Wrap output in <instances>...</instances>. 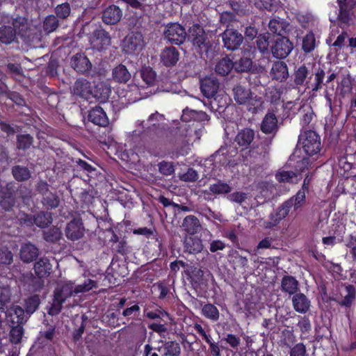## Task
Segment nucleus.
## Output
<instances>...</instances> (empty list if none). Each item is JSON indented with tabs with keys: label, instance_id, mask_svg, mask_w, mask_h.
<instances>
[{
	"label": "nucleus",
	"instance_id": "obj_54",
	"mask_svg": "<svg viewBox=\"0 0 356 356\" xmlns=\"http://www.w3.org/2000/svg\"><path fill=\"white\" fill-rule=\"evenodd\" d=\"M234 69L238 72H248L252 67V61L249 58H241L234 63Z\"/></svg>",
	"mask_w": 356,
	"mask_h": 356
},
{
	"label": "nucleus",
	"instance_id": "obj_50",
	"mask_svg": "<svg viewBox=\"0 0 356 356\" xmlns=\"http://www.w3.org/2000/svg\"><path fill=\"white\" fill-rule=\"evenodd\" d=\"M347 294L344 296L343 299L339 302V305L345 307H350L355 299V289L352 284H348L346 286Z\"/></svg>",
	"mask_w": 356,
	"mask_h": 356
},
{
	"label": "nucleus",
	"instance_id": "obj_38",
	"mask_svg": "<svg viewBox=\"0 0 356 356\" xmlns=\"http://www.w3.org/2000/svg\"><path fill=\"white\" fill-rule=\"evenodd\" d=\"M113 79L120 83H126L131 79V73L127 67L122 64L117 65L112 72Z\"/></svg>",
	"mask_w": 356,
	"mask_h": 356
},
{
	"label": "nucleus",
	"instance_id": "obj_28",
	"mask_svg": "<svg viewBox=\"0 0 356 356\" xmlns=\"http://www.w3.org/2000/svg\"><path fill=\"white\" fill-rule=\"evenodd\" d=\"M299 290V282L292 275H284L281 280V291L289 296H293Z\"/></svg>",
	"mask_w": 356,
	"mask_h": 356
},
{
	"label": "nucleus",
	"instance_id": "obj_4",
	"mask_svg": "<svg viewBox=\"0 0 356 356\" xmlns=\"http://www.w3.org/2000/svg\"><path fill=\"white\" fill-rule=\"evenodd\" d=\"M162 116V115L156 111L149 116L147 122L144 120L141 122L140 124L143 127L142 134L144 136L155 141L160 140L164 138V137H168L163 126L159 122Z\"/></svg>",
	"mask_w": 356,
	"mask_h": 356
},
{
	"label": "nucleus",
	"instance_id": "obj_13",
	"mask_svg": "<svg viewBox=\"0 0 356 356\" xmlns=\"http://www.w3.org/2000/svg\"><path fill=\"white\" fill-rule=\"evenodd\" d=\"M260 129L262 133L265 134H272L273 136L270 138H266L265 141L266 145L268 146L271 144L273 137L276 135L278 131V120L273 112L268 111L264 117Z\"/></svg>",
	"mask_w": 356,
	"mask_h": 356
},
{
	"label": "nucleus",
	"instance_id": "obj_51",
	"mask_svg": "<svg viewBox=\"0 0 356 356\" xmlns=\"http://www.w3.org/2000/svg\"><path fill=\"white\" fill-rule=\"evenodd\" d=\"M10 328L9 333L10 341L13 344L19 343L24 332L23 325L17 324V326L10 327Z\"/></svg>",
	"mask_w": 356,
	"mask_h": 356
},
{
	"label": "nucleus",
	"instance_id": "obj_32",
	"mask_svg": "<svg viewBox=\"0 0 356 356\" xmlns=\"http://www.w3.org/2000/svg\"><path fill=\"white\" fill-rule=\"evenodd\" d=\"M52 266L49 259L46 257L40 258L34 265V271L39 278H45L51 273Z\"/></svg>",
	"mask_w": 356,
	"mask_h": 356
},
{
	"label": "nucleus",
	"instance_id": "obj_26",
	"mask_svg": "<svg viewBox=\"0 0 356 356\" xmlns=\"http://www.w3.org/2000/svg\"><path fill=\"white\" fill-rule=\"evenodd\" d=\"M289 23L282 18H273L271 19L268 23L269 30L274 34H276V37H283L284 35L289 33Z\"/></svg>",
	"mask_w": 356,
	"mask_h": 356
},
{
	"label": "nucleus",
	"instance_id": "obj_42",
	"mask_svg": "<svg viewBox=\"0 0 356 356\" xmlns=\"http://www.w3.org/2000/svg\"><path fill=\"white\" fill-rule=\"evenodd\" d=\"M140 76L147 87L154 86L156 81V73L149 66L141 69Z\"/></svg>",
	"mask_w": 356,
	"mask_h": 356
},
{
	"label": "nucleus",
	"instance_id": "obj_17",
	"mask_svg": "<svg viewBox=\"0 0 356 356\" xmlns=\"http://www.w3.org/2000/svg\"><path fill=\"white\" fill-rule=\"evenodd\" d=\"M4 316L10 327L17 326V324L23 325L26 321L25 311L19 306H14L8 309Z\"/></svg>",
	"mask_w": 356,
	"mask_h": 356
},
{
	"label": "nucleus",
	"instance_id": "obj_46",
	"mask_svg": "<svg viewBox=\"0 0 356 356\" xmlns=\"http://www.w3.org/2000/svg\"><path fill=\"white\" fill-rule=\"evenodd\" d=\"M35 225L40 228H45L52 222V216L49 212L40 211L34 216Z\"/></svg>",
	"mask_w": 356,
	"mask_h": 356
},
{
	"label": "nucleus",
	"instance_id": "obj_56",
	"mask_svg": "<svg viewBox=\"0 0 356 356\" xmlns=\"http://www.w3.org/2000/svg\"><path fill=\"white\" fill-rule=\"evenodd\" d=\"M58 26V20L56 16L49 15L47 16L43 23V28L47 32H52L55 31Z\"/></svg>",
	"mask_w": 356,
	"mask_h": 356
},
{
	"label": "nucleus",
	"instance_id": "obj_33",
	"mask_svg": "<svg viewBox=\"0 0 356 356\" xmlns=\"http://www.w3.org/2000/svg\"><path fill=\"white\" fill-rule=\"evenodd\" d=\"M232 191V186L221 181L218 180V181L215 184H211L209 186V191L207 190H204L202 191V194L210 195L211 193L219 195H227L229 194Z\"/></svg>",
	"mask_w": 356,
	"mask_h": 356
},
{
	"label": "nucleus",
	"instance_id": "obj_47",
	"mask_svg": "<svg viewBox=\"0 0 356 356\" xmlns=\"http://www.w3.org/2000/svg\"><path fill=\"white\" fill-rule=\"evenodd\" d=\"M62 232L60 229L56 227H53L43 232V238L48 242L56 243L62 238Z\"/></svg>",
	"mask_w": 356,
	"mask_h": 356
},
{
	"label": "nucleus",
	"instance_id": "obj_30",
	"mask_svg": "<svg viewBox=\"0 0 356 356\" xmlns=\"http://www.w3.org/2000/svg\"><path fill=\"white\" fill-rule=\"evenodd\" d=\"M39 254L38 248L29 243L22 245L19 252L21 259L25 263H30L36 259Z\"/></svg>",
	"mask_w": 356,
	"mask_h": 356
},
{
	"label": "nucleus",
	"instance_id": "obj_40",
	"mask_svg": "<svg viewBox=\"0 0 356 356\" xmlns=\"http://www.w3.org/2000/svg\"><path fill=\"white\" fill-rule=\"evenodd\" d=\"M234 68V62L229 58H223L220 60L215 67L216 74L221 76L227 75Z\"/></svg>",
	"mask_w": 356,
	"mask_h": 356
},
{
	"label": "nucleus",
	"instance_id": "obj_58",
	"mask_svg": "<svg viewBox=\"0 0 356 356\" xmlns=\"http://www.w3.org/2000/svg\"><path fill=\"white\" fill-rule=\"evenodd\" d=\"M97 287V282L90 279H87L82 284L77 285L75 287V294L79 293L88 292Z\"/></svg>",
	"mask_w": 356,
	"mask_h": 356
},
{
	"label": "nucleus",
	"instance_id": "obj_37",
	"mask_svg": "<svg viewBox=\"0 0 356 356\" xmlns=\"http://www.w3.org/2000/svg\"><path fill=\"white\" fill-rule=\"evenodd\" d=\"M207 115L204 111H197L195 110H190L188 108L183 110V113L181 120L183 122H202L206 120Z\"/></svg>",
	"mask_w": 356,
	"mask_h": 356
},
{
	"label": "nucleus",
	"instance_id": "obj_45",
	"mask_svg": "<svg viewBox=\"0 0 356 356\" xmlns=\"http://www.w3.org/2000/svg\"><path fill=\"white\" fill-rule=\"evenodd\" d=\"M6 191L7 192L1 191L3 195L1 196L0 205L4 210L10 211L15 205V198L13 193L10 191L8 184L6 186Z\"/></svg>",
	"mask_w": 356,
	"mask_h": 356
},
{
	"label": "nucleus",
	"instance_id": "obj_29",
	"mask_svg": "<svg viewBox=\"0 0 356 356\" xmlns=\"http://www.w3.org/2000/svg\"><path fill=\"white\" fill-rule=\"evenodd\" d=\"M184 248L186 252L195 254L202 252L204 245L200 238L191 235L185 238Z\"/></svg>",
	"mask_w": 356,
	"mask_h": 356
},
{
	"label": "nucleus",
	"instance_id": "obj_9",
	"mask_svg": "<svg viewBox=\"0 0 356 356\" xmlns=\"http://www.w3.org/2000/svg\"><path fill=\"white\" fill-rule=\"evenodd\" d=\"M90 123L99 127H106L109 124L108 118L104 110L99 106H95L88 111L87 121L84 122L86 129L92 133L95 131L90 130Z\"/></svg>",
	"mask_w": 356,
	"mask_h": 356
},
{
	"label": "nucleus",
	"instance_id": "obj_31",
	"mask_svg": "<svg viewBox=\"0 0 356 356\" xmlns=\"http://www.w3.org/2000/svg\"><path fill=\"white\" fill-rule=\"evenodd\" d=\"M73 94L81 98L88 99L91 95L90 83L86 79H77L72 88Z\"/></svg>",
	"mask_w": 356,
	"mask_h": 356
},
{
	"label": "nucleus",
	"instance_id": "obj_27",
	"mask_svg": "<svg viewBox=\"0 0 356 356\" xmlns=\"http://www.w3.org/2000/svg\"><path fill=\"white\" fill-rule=\"evenodd\" d=\"M154 350L162 356H180L181 355L180 344L176 341H165L162 346L155 347Z\"/></svg>",
	"mask_w": 356,
	"mask_h": 356
},
{
	"label": "nucleus",
	"instance_id": "obj_14",
	"mask_svg": "<svg viewBox=\"0 0 356 356\" xmlns=\"http://www.w3.org/2000/svg\"><path fill=\"white\" fill-rule=\"evenodd\" d=\"M223 46L228 50L238 49L243 41V37L237 30L227 29L222 33Z\"/></svg>",
	"mask_w": 356,
	"mask_h": 356
},
{
	"label": "nucleus",
	"instance_id": "obj_61",
	"mask_svg": "<svg viewBox=\"0 0 356 356\" xmlns=\"http://www.w3.org/2000/svg\"><path fill=\"white\" fill-rule=\"evenodd\" d=\"M154 286L155 287V290L159 291V299L163 300L170 292L168 284L165 281H159L156 283Z\"/></svg>",
	"mask_w": 356,
	"mask_h": 356
},
{
	"label": "nucleus",
	"instance_id": "obj_10",
	"mask_svg": "<svg viewBox=\"0 0 356 356\" xmlns=\"http://www.w3.org/2000/svg\"><path fill=\"white\" fill-rule=\"evenodd\" d=\"M145 46L143 35L140 32H131L123 42V50L126 54H138Z\"/></svg>",
	"mask_w": 356,
	"mask_h": 356
},
{
	"label": "nucleus",
	"instance_id": "obj_43",
	"mask_svg": "<svg viewBox=\"0 0 356 356\" xmlns=\"http://www.w3.org/2000/svg\"><path fill=\"white\" fill-rule=\"evenodd\" d=\"M202 314L213 322L218 321L220 317L218 309L211 303H207L202 307Z\"/></svg>",
	"mask_w": 356,
	"mask_h": 356
},
{
	"label": "nucleus",
	"instance_id": "obj_34",
	"mask_svg": "<svg viewBox=\"0 0 356 356\" xmlns=\"http://www.w3.org/2000/svg\"><path fill=\"white\" fill-rule=\"evenodd\" d=\"M286 328L282 330L280 334L279 344L282 347L291 348L296 342V338L294 334L293 327L289 329V326L284 325Z\"/></svg>",
	"mask_w": 356,
	"mask_h": 356
},
{
	"label": "nucleus",
	"instance_id": "obj_15",
	"mask_svg": "<svg viewBox=\"0 0 356 356\" xmlns=\"http://www.w3.org/2000/svg\"><path fill=\"white\" fill-rule=\"evenodd\" d=\"M85 228L81 218H74L66 225L65 233L66 237L72 241L82 238L84 235Z\"/></svg>",
	"mask_w": 356,
	"mask_h": 356
},
{
	"label": "nucleus",
	"instance_id": "obj_8",
	"mask_svg": "<svg viewBox=\"0 0 356 356\" xmlns=\"http://www.w3.org/2000/svg\"><path fill=\"white\" fill-rule=\"evenodd\" d=\"M293 43L287 36L275 37L270 42V51L277 59L286 58L293 49Z\"/></svg>",
	"mask_w": 356,
	"mask_h": 356
},
{
	"label": "nucleus",
	"instance_id": "obj_5",
	"mask_svg": "<svg viewBox=\"0 0 356 356\" xmlns=\"http://www.w3.org/2000/svg\"><path fill=\"white\" fill-rule=\"evenodd\" d=\"M163 38L174 45H181L186 41L188 35L185 28L178 22H170L165 25Z\"/></svg>",
	"mask_w": 356,
	"mask_h": 356
},
{
	"label": "nucleus",
	"instance_id": "obj_24",
	"mask_svg": "<svg viewBox=\"0 0 356 356\" xmlns=\"http://www.w3.org/2000/svg\"><path fill=\"white\" fill-rule=\"evenodd\" d=\"M234 100L238 104H245L252 99V92L248 86L236 84L233 88Z\"/></svg>",
	"mask_w": 356,
	"mask_h": 356
},
{
	"label": "nucleus",
	"instance_id": "obj_6",
	"mask_svg": "<svg viewBox=\"0 0 356 356\" xmlns=\"http://www.w3.org/2000/svg\"><path fill=\"white\" fill-rule=\"evenodd\" d=\"M50 186L44 181L38 183L36 190L42 196L41 203L47 210H53L58 207L60 200L56 192L49 190Z\"/></svg>",
	"mask_w": 356,
	"mask_h": 356
},
{
	"label": "nucleus",
	"instance_id": "obj_11",
	"mask_svg": "<svg viewBox=\"0 0 356 356\" xmlns=\"http://www.w3.org/2000/svg\"><path fill=\"white\" fill-rule=\"evenodd\" d=\"M188 37L191 39L193 44L198 47L202 51L207 52L211 47L204 29L198 24H195L190 27Z\"/></svg>",
	"mask_w": 356,
	"mask_h": 356
},
{
	"label": "nucleus",
	"instance_id": "obj_44",
	"mask_svg": "<svg viewBox=\"0 0 356 356\" xmlns=\"http://www.w3.org/2000/svg\"><path fill=\"white\" fill-rule=\"evenodd\" d=\"M316 47V41L312 31L307 33L302 41V49L305 54L312 52Z\"/></svg>",
	"mask_w": 356,
	"mask_h": 356
},
{
	"label": "nucleus",
	"instance_id": "obj_21",
	"mask_svg": "<svg viewBox=\"0 0 356 356\" xmlns=\"http://www.w3.org/2000/svg\"><path fill=\"white\" fill-rule=\"evenodd\" d=\"M72 67L80 74L89 72L92 64L88 57L83 53H77L73 56L70 60Z\"/></svg>",
	"mask_w": 356,
	"mask_h": 356
},
{
	"label": "nucleus",
	"instance_id": "obj_23",
	"mask_svg": "<svg viewBox=\"0 0 356 356\" xmlns=\"http://www.w3.org/2000/svg\"><path fill=\"white\" fill-rule=\"evenodd\" d=\"M255 136L254 131L250 128H243L239 130L235 137L234 141L241 147L242 150L250 147Z\"/></svg>",
	"mask_w": 356,
	"mask_h": 356
},
{
	"label": "nucleus",
	"instance_id": "obj_1",
	"mask_svg": "<svg viewBox=\"0 0 356 356\" xmlns=\"http://www.w3.org/2000/svg\"><path fill=\"white\" fill-rule=\"evenodd\" d=\"M325 76L322 68L315 69L314 65L307 63L296 66L292 77L296 86H305V89L315 92L323 88Z\"/></svg>",
	"mask_w": 356,
	"mask_h": 356
},
{
	"label": "nucleus",
	"instance_id": "obj_35",
	"mask_svg": "<svg viewBox=\"0 0 356 356\" xmlns=\"http://www.w3.org/2000/svg\"><path fill=\"white\" fill-rule=\"evenodd\" d=\"M182 228L188 234L194 235L200 231L201 225L200 220L196 216L189 215L184 219Z\"/></svg>",
	"mask_w": 356,
	"mask_h": 356
},
{
	"label": "nucleus",
	"instance_id": "obj_57",
	"mask_svg": "<svg viewBox=\"0 0 356 356\" xmlns=\"http://www.w3.org/2000/svg\"><path fill=\"white\" fill-rule=\"evenodd\" d=\"M159 171L165 176H169L175 172V165L173 163L162 161L158 163Z\"/></svg>",
	"mask_w": 356,
	"mask_h": 356
},
{
	"label": "nucleus",
	"instance_id": "obj_18",
	"mask_svg": "<svg viewBox=\"0 0 356 356\" xmlns=\"http://www.w3.org/2000/svg\"><path fill=\"white\" fill-rule=\"evenodd\" d=\"M122 9L114 4L110 5L102 13V22L107 25L117 24L122 17Z\"/></svg>",
	"mask_w": 356,
	"mask_h": 356
},
{
	"label": "nucleus",
	"instance_id": "obj_25",
	"mask_svg": "<svg viewBox=\"0 0 356 356\" xmlns=\"http://www.w3.org/2000/svg\"><path fill=\"white\" fill-rule=\"evenodd\" d=\"M294 310L300 314H306L310 309V300L301 292L296 293L291 298Z\"/></svg>",
	"mask_w": 356,
	"mask_h": 356
},
{
	"label": "nucleus",
	"instance_id": "obj_48",
	"mask_svg": "<svg viewBox=\"0 0 356 356\" xmlns=\"http://www.w3.org/2000/svg\"><path fill=\"white\" fill-rule=\"evenodd\" d=\"M132 233L136 235H143L147 238H154L156 242L158 243V247L160 248L161 246V242L159 241L158 234L154 228H147L145 227H139L137 229H132Z\"/></svg>",
	"mask_w": 356,
	"mask_h": 356
},
{
	"label": "nucleus",
	"instance_id": "obj_39",
	"mask_svg": "<svg viewBox=\"0 0 356 356\" xmlns=\"http://www.w3.org/2000/svg\"><path fill=\"white\" fill-rule=\"evenodd\" d=\"M16 37V30L11 26L0 27V42L6 44L12 43Z\"/></svg>",
	"mask_w": 356,
	"mask_h": 356
},
{
	"label": "nucleus",
	"instance_id": "obj_7",
	"mask_svg": "<svg viewBox=\"0 0 356 356\" xmlns=\"http://www.w3.org/2000/svg\"><path fill=\"white\" fill-rule=\"evenodd\" d=\"M302 140V148L308 156L317 155L321 149V138L314 131L309 130L303 136L299 137V141Z\"/></svg>",
	"mask_w": 356,
	"mask_h": 356
},
{
	"label": "nucleus",
	"instance_id": "obj_59",
	"mask_svg": "<svg viewBox=\"0 0 356 356\" xmlns=\"http://www.w3.org/2000/svg\"><path fill=\"white\" fill-rule=\"evenodd\" d=\"M56 17L60 19H66L71 13L70 6L68 3H63L58 5L55 8Z\"/></svg>",
	"mask_w": 356,
	"mask_h": 356
},
{
	"label": "nucleus",
	"instance_id": "obj_52",
	"mask_svg": "<svg viewBox=\"0 0 356 356\" xmlns=\"http://www.w3.org/2000/svg\"><path fill=\"white\" fill-rule=\"evenodd\" d=\"M33 138L30 134H19L17 136V147L19 149H28L33 145Z\"/></svg>",
	"mask_w": 356,
	"mask_h": 356
},
{
	"label": "nucleus",
	"instance_id": "obj_49",
	"mask_svg": "<svg viewBox=\"0 0 356 356\" xmlns=\"http://www.w3.org/2000/svg\"><path fill=\"white\" fill-rule=\"evenodd\" d=\"M40 299L38 295L34 294L28 297L24 302L25 311L29 314H32L38 308Z\"/></svg>",
	"mask_w": 356,
	"mask_h": 356
},
{
	"label": "nucleus",
	"instance_id": "obj_2",
	"mask_svg": "<svg viewBox=\"0 0 356 356\" xmlns=\"http://www.w3.org/2000/svg\"><path fill=\"white\" fill-rule=\"evenodd\" d=\"M301 199L299 195H293L285 200L277 208L274 213L270 215L266 227L273 228L280 224L289 215L292 208L296 212L300 210L304 206Z\"/></svg>",
	"mask_w": 356,
	"mask_h": 356
},
{
	"label": "nucleus",
	"instance_id": "obj_64",
	"mask_svg": "<svg viewBox=\"0 0 356 356\" xmlns=\"http://www.w3.org/2000/svg\"><path fill=\"white\" fill-rule=\"evenodd\" d=\"M113 250L122 256H126L129 252V246L124 239L120 240L115 246L113 245Z\"/></svg>",
	"mask_w": 356,
	"mask_h": 356
},
{
	"label": "nucleus",
	"instance_id": "obj_20",
	"mask_svg": "<svg viewBox=\"0 0 356 356\" xmlns=\"http://www.w3.org/2000/svg\"><path fill=\"white\" fill-rule=\"evenodd\" d=\"M200 83L201 92L208 99L214 97L219 88V82L216 77L206 76L200 80Z\"/></svg>",
	"mask_w": 356,
	"mask_h": 356
},
{
	"label": "nucleus",
	"instance_id": "obj_12",
	"mask_svg": "<svg viewBox=\"0 0 356 356\" xmlns=\"http://www.w3.org/2000/svg\"><path fill=\"white\" fill-rule=\"evenodd\" d=\"M89 42L93 49L102 51L111 44V38L108 31L102 28H98L91 33Z\"/></svg>",
	"mask_w": 356,
	"mask_h": 356
},
{
	"label": "nucleus",
	"instance_id": "obj_62",
	"mask_svg": "<svg viewBox=\"0 0 356 356\" xmlns=\"http://www.w3.org/2000/svg\"><path fill=\"white\" fill-rule=\"evenodd\" d=\"M227 150L226 147H221L213 154L214 161L219 162L220 165H227L229 160L227 158Z\"/></svg>",
	"mask_w": 356,
	"mask_h": 356
},
{
	"label": "nucleus",
	"instance_id": "obj_55",
	"mask_svg": "<svg viewBox=\"0 0 356 356\" xmlns=\"http://www.w3.org/2000/svg\"><path fill=\"white\" fill-rule=\"evenodd\" d=\"M229 257L231 258L232 261L237 266L244 268L248 266V260L247 257L241 255L237 250H232L229 254Z\"/></svg>",
	"mask_w": 356,
	"mask_h": 356
},
{
	"label": "nucleus",
	"instance_id": "obj_36",
	"mask_svg": "<svg viewBox=\"0 0 356 356\" xmlns=\"http://www.w3.org/2000/svg\"><path fill=\"white\" fill-rule=\"evenodd\" d=\"M169 143H171L175 147V149L172 152L169 153V154H170V158L175 159L180 156L186 154V152H184L183 149L184 146L185 145L184 136L181 135L174 136L173 138L169 139Z\"/></svg>",
	"mask_w": 356,
	"mask_h": 356
},
{
	"label": "nucleus",
	"instance_id": "obj_16",
	"mask_svg": "<svg viewBox=\"0 0 356 356\" xmlns=\"http://www.w3.org/2000/svg\"><path fill=\"white\" fill-rule=\"evenodd\" d=\"M350 1L340 0L339 1V13L337 15V20L339 26L341 28L344 26H349L352 16L353 15V9L355 8L350 3Z\"/></svg>",
	"mask_w": 356,
	"mask_h": 356
},
{
	"label": "nucleus",
	"instance_id": "obj_53",
	"mask_svg": "<svg viewBox=\"0 0 356 356\" xmlns=\"http://www.w3.org/2000/svg\"><path fill=\"white\" fill-rule=\"evenodd\" d=\"M313 179V175L312 173H307L303 180V183L301 188L296 193L295 195H299L302 198V203L304 204L306 203V192L309 191L310 184Z\"/></svg>",
	"mask_w": 356,
	"mask_h": 356
},
{
	"label": "nucleus",
	"instance_id": "obj_22",
	"mask_svg": "<svg viewBox=\"0 0 356 356\" xmlns=\"http://www.w3.org/2000/svg\"><path fill=\"white\" fill-rule=\"evenodd\" d=\"M270 75L273 80L283 83L289 77L288 66L285 62L278 60L273 63L270 71Z\"/></svg>",
	"mask_w": 356,
	"mask_h": 356
},
{
	"label": "nucleus",
	"instance_id": "obj_41",
	"mask_svg": "<svg viewBox=\"0 0 356 356\" xmlns=\"http://www.w3.org/2000/svg\"><path fill=\"white\" fill-rule=\"evenodd\" d=\"M12 175L17 181H25L31 177V172L29 168L19 165L12 168Z\"/></svg>",
	"mask_w": 356,
	"mask_h": 356
},
{
	"label": "nucleus",
	"instance_id": "obj_60",
	"mask_svg": "<svg viewBox=\"0 0 356 356\" xmlns=\"http://www.w3.org/2000/svg\"><path fill=\"white\" fill-rule=\"evenodd\" d=\"M298 322L297 323L302 334L309 333L312 330V325L308 317L304 316H298Z\"/></svg>",
	"mask_w": 356,
	"mask_h": 356
},
{
	"label": "nucleus",
	"instance_id": "obj_3",
	"mask_svg": "<svg viewBox=\"0 0 356 356\" xmlns=\"http://www.w3.org/2000/svg\"><path fill=\"white\" fill-rule=\"evenodd\" d=\"M75 293L73 283L67 282L59 284L54 291L52 303L47 312L51 316L59 314L63 309V304Z\"/></svg>",
	"mask_w": 356,
	"mask_h": 356
},
{
	"label": "nucleus",
	"instance_id": "obj_19",
	"mask_svg": "<svg viewBox=\"0 0 356 356\" xmlns=\"http://www.w3.org/2000/svg\"><path fill=\"white\" fill-rule=\"evenodd\" d=\"M179 50L173 47H165L160 54V63L166 67L175 66L179 60Z\"/></svg>",
	"mask_w": 356,
	"mask_h": 356
},
{
	"label": "nucleus",
	"instance_id": "obj_63",
	"mask_svg": "<svg viewBox=\"0 0 356 356\" xmlns=\"http://www.w3.org/2000/svg\"><path fill=\"white\" fill-rule=\"evenodd\" d=\"M290 356H307V349L305 344L302 342L296 343V345H293L291 348H289Z\"/></svg>",
	"mask_w": 356,
	"mask_h": 356
}]
</instances>
